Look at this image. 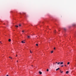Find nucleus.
Listing matches in <instances>:
<instances>
[{
	"instance_id": "nucleus-1",
	"label": "nucleus",
	"mask_w": 76,
	"mask_h": 76,
	"mask_svg": "<svg viewBox=\"0 0 76 76\" xmlns=\"http://www.w3.org/2000/svg\"><path fill=\"white\" fill-rule=\"evenodd\" d=\"M21 42H22V43L23 44V43H25V42H24V40H23V41H21Z\"/></svg>"
},
{
	"instance_id": "nucleus-2",
	"label": "nucleus",
	"mask_w": 76,
	"mask_h": 76,
	"mask_svg": "<svg viewBox=\"0 0 76 76\" xmlns=\"http://www.w3.org/2000/svg\"><path fill=\"white\" fill-rule=\"evenodd\" d=\"M39 73L40 75H41L42 74V72L41 71H39Z\"/></svg>"
},
{
	"instance_id": "nucleus-3",
	"label": "nucleus",
	"mask_w": 76,
	"mask_h": 76,
	"mask_svg": "<svg viewBox=\"0 0 76 76\" xmlns=\"http://www.w3.org/2000/svg\"><path fill=\"white\" fill-rule=\"evenodd\" d=\"M73 26H76V24H73Z\"/></svg>"
},
{
	"instance_id": "nucleus-4",
	"label": "nucleus",
	"mask_w": 76,
	"mask_h": 76,
	"mask_svg": "<svg viewBox=\"0 0 76 76\" xmlns=\"http://www.w3.org/2000/svg\"><path fill=\"white\" fill-rule=\"evenodd\" d=\"M59 69H60V68H59L56 69V71H57V70H59Z\"/></svg>"
},
{
	"instance_id": "nucleus-5",
	"label": "nucleus",
	"mask_w": 76,
	"mask_h": 76,
	"mask_svg": "<svg viewBox=\"0 0 76 76\" xmlns=\"http://www.w3.org/2000/svg\"><path fill=\"white\" fill-rule=\"evenodd\" d=\"M8 41H9V42H10V41H11V39H9L8 40Z\"/></svg>"
},
{
	"instance_id": "nucleus-6",
	"label": "nucleus",
	"mask_w": 76,
	"mask_h": 76,
	"mask_svg": "<svg viewBox=\"0 0 76 76\" xmlns=\"http://www.w3.org/2000/svg\"><path fill=\"white\" fill-rule=\"evenodd\" d=\"M66 74H68V73H69V71H67L66 72Z\"/></svg>"
},
{
	"instance_id": "nucleus-7",
	"label": "nucleus",
	"mask_w": 76,
	"mask_h": 76,
	"mask_svg": "<svg viewBox=\"0 0 76 76\" xmlns=\"http://www.w3.org/2000/svg\"><path fill=\"white\" fill-rule=\"evenodd\" d=\"M63 64V62H61L60 63V64Z\"/></svg>"
},
{
	"instance_id": "nucleus-8",
	"label": "nucleus",
	"mask_w": 76,
	"mask_h": 76,
	"mask_svg": "<svg viewBox=\"0 0 76 76\" xmlns=\"http://www.w3.org/2000/svg\"><path fill=\"white\" fill-rule=\"evenodd\" d=\"M27 37H28V38H30V37H31V36H28Z\"/></svg>"
},
{
	"instance_id": "nucleus-9",
	"label": "nucleus",
	"mask_w": 76,
	"mask_h": 76,
	"mask_svg": "<svg viewBox=\"0 0 76 76\" xmlns=\"http://www.w3.org/2000/svg\"><path fill=\"white\" fill-rule=\"evenodd\" d=\"M15 27H16L17 28H18V26L15 25Z\"/></svg>"
},
{
	"instance_id": "nucleus-10",
	"label": "nucleus",
	"mask_w": 76,
	"mask_h": 76,
	"mask_svg": "<svg viewBox=\"0 0 76 76\" xmlns=\"http://www.w3.org/2000/svg\"><path fill=\"white\" fill-rule=\"evenodd\" d=\"M69 64H70V62H68L67 63V64L69 65Z\"/></svg>"
},
{
	"instance_id": "nucleus-11",
	"label": "nucleus",
	"mask_w": 76,
	"mask_h": 76,
	"mask_svg": "<svg viewBox=\"0 0 76 76\" xmlns=\"http://www.w3.org/2000/svg\"><path fill=\"white\" fill-rule=\"evenodd\" d=\"M30 53H32V52L31 51V50H30Z\"/></svg>"
},
{
	"instance_id": "nucleus-12",
	"label": "nucleus",
	"mask_w": 76,
	"mask_h": 76,
	"mask_svg": "<svg viewBox=\"0 0 76 76\" xmlns=\"http://www.w3.org/2000/svg\"><path fill=\"white\" fill-rule=\"evenodd\" d=\"M60 62H58L57 63V64H60Z\"/></svg>"
},
{
	"instance_id": "nucleus-13",
	"label": "nucleus",
	"mask_w": 76,
	"mask_h": 76,
	"mask_svg": "<svg viewBox=\"0 0 76 76\" xmlns=\"http://www.w3.org/2000/svg\"><path fill=\"white\" fill-rule=\"evenodd\" d=\"M47 72H48V71H49V70L48 69H47Z\"/></svg>"
},
{
	"instance_id": "nucleus-14",
	"label": "nucleus",
	"mask_w": 76,
	"mask_h": 76,
	"mask_svg": "<svg viewBox=\"0 0 76 76\" xmlns=\"http://www.w3.org/2000/svg\"><path fill=\"white\" fill-rule=\"evenodd\" d=\"M36 46H38V44H36Z\"/></svg>"
},
{
	"instance_id": "nucleus-15",
	"label": "nucleus",
	"mask_w": 76,
	"mask_h": 76,
	"mask_svg": "<svg viewBox=\"0 0 76 76\" xmlns=\"http://www.w3.org/2000/svg\"><path fill=\"white\" fill-rule=\"evenodd\" d=\"M64 31H66V28H64Z\"/></svg>"
},
{
	"instance_id": "nucleus-16",
	"label": "nucleus",
	"mask_w": 76,
	"mask_h": 76,
	"mask_svg": "<svg viewBox=\"0 0 76 76\" xmlns=\"http://www.w3.org/2000/svg\"><path fill=\"white\" fill-rule=\"evenodd\" d=\"M51 53H53V51H52L51 52Z\"/></svg>"
},
{
	"instance_id": "nucleus-17",
	"label": "nucleus",
	"mask_w": 76,
	"mask_h": 76,
	"mask_svg": "<svg viewBox=\"0 0 76 76\" xmlns=\"http://www.w3.org/2000/svg\"><path fill=\"white\" fill-rule=\"evenodd\" d=\"M21 26V24H20L19 25V26Z\"/></svg>"
},
{
	"instance_id": "nucleus-18",
	"label": "nucleus",
	"mask_w": 76,
	"mask_h": 76,
	"mask_svg": "<svg viewBox=\"0 0 76 76\" xmlns=\"http://www.w3.org/2000/svg\"><path fill=\"white\" fill-rule=\"evenodd\" d=\"M9 58H11V59H12V58L10 57H9Z\"/></svg>"
},
{
	"instance_id": "nucleus-19",
	"label": "nucleus",
	"mask_w": 76,
	"mask_h": 76,
	"mask_svg": "<svg viewBox=\"0 0 76 76\" xmlns=\"http://www.w3.org/2000/svg\"><path fill=\"white\" fill-rule=\"evenodd\" d=\"M64 66V65H61V67H63Z\"/></svg>"
},
{
	"instance_id": "nucleus-20",
	"label": "nucleus",
	"mask_w": 76,
	"mask_h": 76,
	"mask_svg": "<svg viewBox=\"0 0 76 76\" xmlns=\"http://www.w3.org/2000/svg\"><path fill=\"white\" fill-rule=\"evenodd\" d=\"M63 71H62V72H61V73H63Z\"/></svg>"
},
{
	"instance_id": "nucleus-21",
	"label": "nucleus",
	"mask_w": 76,
	"mask_h": 76,
	"mask_svg": "<svg viewBox=\"0 0 76 76\" xmlns=\"http://www.w3.org/2000/svg\"><path fill=\"white\" fill-rule=\"evenodd\" d=\"M54 50H56V48H54Z\"/></svg>"
},
{
	"instance_id": "nucleus-22",
	"label": "nucleus",
	"mask_w": 76,
	"mask_h": 76,
	"mask_svg": "<svg viewBox=\"0 0 76 76\" xmlns=\"http://www.w3.org/2000/svg\"><path fill=\"white\" fill-rule=\"evenodd\" d=\"M0 43H1V44H2V43H1V42H0Z\"/></svg>"
},
{
	"instance_id": "nucleus-23",
	"label": "nucleus",
	"mask_w": 76,
	"mask_h": 76,
	"mask_svg": "<svg viewBox=\"0 0 76 76\" xmlns=\"http://www.w3.org/2000/svg\"><path fill=\"white\" fill-rule=\"evenodd\" d=\"M65 66H66H66H66V65H65Z\"/></svg>"
},
{
	"instance_id": "nucleus-24",
	"label": "nucleus",
	"mask_w": 76,
	"mask_h": 76,
	"mask_svg": "<svg viewBox=\"0 0 76 76\" xmlns=\"http://www.w3.org/2000/svg\"><path fill=\"white\" fill-rule=\"evenodd\" d=\"M22 32H24V31H22Z\"/></svg>"
},
{
	"instance_id": "nucleus-25",
	"label": "nucleus",
	"mask_w": 76,
	"mask_h": 76,
	"mask_svg": "<svg viewBox=\"0 0 76 76\" xmlns=\"http://www.w3.org/2000/svg\"><path fill=\"white\" fill-rule=\"evenodd\" d=\"M54 33H56V31H54Z\"/></svg>"
},
{
	"instance_id": "nucleus-26",
	"label": "nucleus",
	"mask_w": 76,
	"mask_h": 76,
	"mask_svg": "<svg viewBox=\"0 0 76 76\" xmlns=\"http://www.w3.org/2000/svg\"><path fill=\"white\" fill-rule=\"evenodd\" d=\"M6 76H9V75H7Z\"/></svg>"
},
{
	"instance_id": "nucleus-27",
	"label": "nucleus",
	"mask_w": 76,
	"mask_h": 76,
	"mask_svg": "<svg viewBox=\"0 0 76 76\" xmlns=\"http://www.w3.org/2000/svg\"><path fill=\"white\" fill-rule=\"evenodd\" d=\"M17 62H18V61H17Z\"/></svg>"
},
{
	"instance_id": "nucleus-28",
	"label": "nucleus",
	"mask_w": 76,
	"mask_h": 76,
	"mask_svg": "<svg viewBox=\"0 0 76 76\" xmlns=\"http://www.w3.org/2000/svg\"><path fill=\"white\" fill-rule=\"evenodd\" d=\"M55 64V63H53V64Z\"/></svg>"
},
{
	"instance_id": "nucleus-29",
	"label": "nucleus",
	"mask_w": 76,
	"mask_h": 76,
	"mask_svg": "<svg viewBox=\"0 0 76 76\" xmlns=\"http://www.w3.org/2000/svg\"><path fill=\"white\" fill-rule=\"evenodd\" d=\"M56 63H57V62H56Z\"/></svg>"
},
{
	"instance_id": "nucleus-30",
	"label": "nucleus",
	"mask_w": 76,
	"mask_h": 76,
	"mask_svg": "<svg viewBox=\"0 0 76 76\" xmlns=\"http://www.w3.org/2000/svg\"><path fill=\"white\" fill-rule=\"evenodd\" d=\"M16 57H17V55H16Z\"/></svg>"
},
{
	"instance_id": "nucleus-31",
	"label": "nucleus",
	"mask_w": 76,
	"mask_h": 76,
	"mask_svg": "<svg viewBox=\"0 0 76 76\" xmlns=\"http://www.w3.org/2000/svg\"><path fill=\"white\" fill-rule=\"evenodd\" d=\"M61 70H60V72H61Z\"/></svg>"
},
{
	"instance_id": "nucleus-32",
	"label": "nucleus",
	"mask_w": 76,
	"mask_h": 76,
	"mask_svg": "<svg viewBox=\"0 0 76 76\" xmlns=\"http://www.w3.org/2000/svg\"><path fill=\"white\" fill-rule=\"evenodd\" d=\"M24 14H25H25H26L25 13H24Z\"/></svg>"
},
{
	"instance_id": "nucleus-33",
	"label": "nucleus",
	"mask_w": 76,
	"mask_h": 76,
	"mask_svg": "<svg viewBox=\"0 0 76 76\" xmlns=\"http://www.w3.org/2000/svg\"><path fill=\"white\" fill-rule=\"evenodd\" d=\"M36 37H37V36H36Z\"/></svg>"
},
{
	"instance_id": "nucleus-34",
	"label": "nucleus",
	"mask_w": 76,
	"mask_h": 76,
	"mask_svg": "<svg viewBox=\"0 0 76 76\" xmlns=\"http://www.w3.org/2000/svg\"><path fill=\"white\" fill-rule=\"evenodd\" d=\"M32 66H33V65H32Z\"/></svg>"
}]
</instances>
